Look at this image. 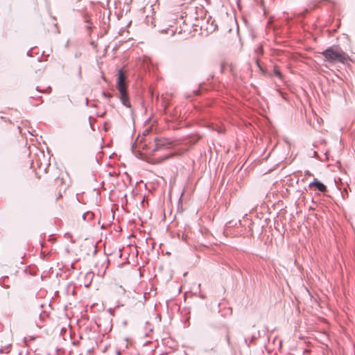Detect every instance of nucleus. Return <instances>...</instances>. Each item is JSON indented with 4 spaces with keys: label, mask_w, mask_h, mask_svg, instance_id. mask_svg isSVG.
<instances>
[{
    "label": "nucleus",
    "mask_w": 355,
    "mask_h": 355,
    "mask_svg": "<svg viewBox=\"0 0 355 355\" xmlns=\"http://www.w3.org/2000/svg\"><path fill=\"white\" fill-rule=\"evenodd\" d=\"M255 62H256V64H257V66L261 69L260 64H259V59L258 58H256Z\"/></svg>",
    "instance_id": "obj_8"
},
{
    "label": "nucleus",
    "mask_w": 355,
    "mask_h": 355,
    "mask_svg": "<svg viewBox=\"0 0 355 355\" xmlns=\"http://www.w3.org/2000/svg\"><path fill=\"white\" fill-rule=\"evenodd\" d=\"M273 72H274V74L278 77L279 78H282V73L279 70V69L277 67H274V70H273Z\"/></svg>",
    "instance_id": "obj_6"
},
{
    "label": "nucleus",
    "mask_w": 355,
    "mask_h": 355,
    "mask_svg": "<svg viewBox=\"0 0 355 355\" xmlns=\"http://www.w3.org/2000/svg\"><path fill=\"white\" fill-rule=\"evenodd\" d=\"M313 189L314 190L319 191L323 194H325L327 192V187L316 178H314L312 180V189Z\"/></svg>",
    "instance_id": "obj_4"
},
{
    "label": "nucleus",
    "mask_w": 355,
    "mask_h": 355,
    "mask_svg": "<svg viewBox=\"0 0 355 355\" xmlns=\"http://www.w3.org/2000/svg\"><path fill=\"white\" fill-rule=\"evenodd\" d=\"M155 148H154L153 151H156L157 150L164 148H169L172 146H173V142L166 138H156L155 139Z\"/></svg>",
    "instance_id": "obj_3"
},
{
    "label": "nucleus",
    "mask_w": 355,
    "mask_h": 355,
    "mask_svg": "<svg viewBox=\"0 0 355 355\" xmlns=\"http://www.w3.org/2000/svg\"><path fill=\"white\" fill-rule=\"evenodd\" d=\"M322 54L331 62L344 64L349 60L348 55L339 48L330 47L326 49Z\"/></svg>",
    "instance_id": "obj_2"
},
{
    "label": "nucleus",
    "mask_w": 355,
    "mask_h": 355,
    "mask_svg": "<svg viewBox=\"0 0 355 355\" xmlns=\"http://www.w3.org/2000/svg\"><path fill=\"white\" fill-rule=\"evenodd\" d=\"M256 53L257 55H261L263 53V48L261 46H259L257 49L256 50Z\"/></svg>",
    "instance_id": "obj_7"
},
{
    "label": "nucleus",
    "mask_w": 355,
    "mask_h": 355,
    "mask_svg": "<svg viewBox=\"0 0 355 355\" xmlns=\"http://www.w3.org/2000/svg\"><path fill=\"white\" fill-rule=\"evenodd\" d=\"M175 154H174V153H171L168 155H165V156L159 157V158H148L147 162L152 164H161L164 161L175 156Z\"/></svg>",
    "instance_id": "obj_5"
},
{
    "label": "nucleus",
    "mask_w": 355,
    "mask_h": 355,
    "mask_svg": "<svg viewBox=\"0 0 355 355\" xmlns=\"http://www.w3.org/2000/svg\"><path fill=\"white\" fill-rule=\"evenodd\" d=\"M116 87L119 92V97L123 105L127 107H130L131 105L127 91L128 76L123 69L118 71L116 80Z\"/></svg>",
    "instance_id": "obj_1"
}]
</instances>
